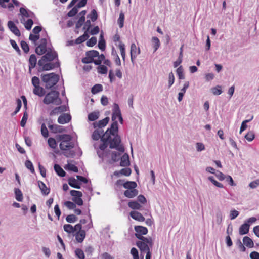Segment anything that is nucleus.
Masks as SVG:
<instances>
[{"instance_id": "obj_17", "label": "nucleus", "mask_w": 259, "mask_h": 259, "mask_svg": "<svg viewBox=\"0 0 259 259\" xmlns=\"http://www.w3.org/2000/svg\"><path fill=\"white\" fill-rule=\"evenodd\" d=\"M132 172V170L131 168L126 167L124 168H122L120 170L115 171L114 172V175L115 176H119L120 175H124L125 176H130Z\"/></svg>"}, {"instance_id": "obj_4", "label": "nucleus", "mask_w": 259, "mask_h": 259, "mask_svg": "<svg viewBox=\"0 0 259 259\" xmlns=\"http://www.w3.org/2000/svg\"><path fill=\"white\" fill-rule=\"evenodd\" d=\"M19 11V15H21L22 17L20 19L22 23H23V21H25V18H30L29 19H34L35 18L34 13L25 7H21Z\"/></svg>"}, {"instance_id": "obj_43", "label": "nucleus", "mask_w": 259, "mask_h": 259, "mask_svg": "<svg viewBox=\"0 0 259 259\" xmlns=\"http://www.w3.org/2000/svg\"><path fill=\"white\" fill-rule=\"evenodd\" d=\"M65 168L67 170L72 171L75 172L78 171V167L75 165L71 163H68L65 167Z\"/></svg>"}, {"instance_id": "obj_20", "label": "nucleus", "mask_w": 259, "mask_h": 259, "mask_svg": "<svg viewBox=\"0 0 259 259\" xmlns=\"http://www.w3.org/2000/svg\"><path fill=\"white\" fill-rule=\"evenodd\" d=\"M37 183L42 194L44 195H48L50 193V189L47 187L46 184L41 181H38Z\"/></svg>"}, {"instance_id": "obj_40", "label": "nucleus", "mask_w": 259, "mask_h": 259, "mask_svg": "<svg viewBox=\"0 0 259 259\" xmlns=\"http://www.w3.org/2000/svg\"><path fill=\"white\" fill-rule=\"evenodd\" d=\"M128 206L133 209H140L141 205L137 201H130L128 203Z\"/></svg>"}, {"instance_id": "obj_14", "label": "nucleus", "mask_w": 259, "mask_h": 259, "mask_svg": "<svg viewBox=\"0 0 259 259\" xmlns=\"http://www.w3.org/2000/svg\"><path fill=\"white\" fill-rule=\"evenodd\" d=\"M109 121V117H106L102 120L99 121L98 122L94 123V128L98 127L99 128H102L105 126Z\"/></svg>"}, {"instance_id": "obj_15", "label": "nucleus", "mask_w": 259, "mask_h": 259, "mask_svg": "<svg viewBox=\"0 0 259 259\" xmlns=\"http://www.w3.org/2000/svg\"><path fill=\"white\" fill-rule=\"evenodd\" d=\"M136 237L140 240L141 242H143L145 243L149 244L150 247L152 248L153 246V241L151 237L147 238L141 235V234H135Z\"/></svg>"}, {"instance_id": "obj_62", "label": "nucleus", "mask_w": 259, "mask_h": 259, "mask_svg": "<svg viewBox=\"0 0 259 259\" xmlns=\"http://www.w3.org/2000/svg\"><path fill=\"white\" fill-rule=\"evenodd\" d=\"M70 194L73 197L79 198L82 196V192L79 191L71 190Z\"/></svg>"}, {"instance_id": "obj_53", "label": "nucleus", "mask_w": 259, "mask_h": 259, "mask_svg": "<svg viewBox=\"0 0 259 259\" xmlns=\"http://www.w3.org/2000/svg\"><path fill=\"white\" fill-rule=\"evenodd\" d=\"M25 166L30 170L31 173H34L35 171L33 165L31 161L29 160H27L25 163Z\"/></svg>"}, {"instance_id": "obj_42", "label": "nucleus", "mask_w": 259, "mask_h": 259, "mask_svg": "<svg viewBox=\"0 0 259 259\" xmlns=\"http://www.w3.org/2000/svg\"><path fill=\"white\" fill-rule=\"evenodd\" d=\"M23 24H24L26 29L30 30L33 24V21L32 19H28L26 22L23 21Z\"/></svg>"}, {"instance_id": "obj_6", "label": "nucleus", "mask_w": 259, "mask_h": 259, "mask_svg": "<svg viewBox=\"0 0 259 259\" xmlns=\"http://www.w3.org/2000/svg\"><path fill=\"white\" fill-rule=\"evenodd\" d=\"M57 60H58V59ZM45 62H42L41 65H38L39 66V68L38 69L39 71H49L53 69L55 67H60V63L59 61H57L55 63H52L51 62L45 63Z\"/></svg>"}, {"instance_id": "obj_26", "label": "nucleus", "mask_w": 259, "mask_h": 259, "mask_svg": "<svg viewBox=\"0 0 259 259\" xmlns=\"http://www.w3.org/2000/svg\"><path fill=\"white\" fill-rule=\"evenodd\" d=\"M68 184L72 187L76 189L80 188V184L75 178L71 177L68 179Z\"/></svg>"}, {"instance_id": "obj_60", "label": "nucleus", "mask_w": 259, "mask_h": 259, "mask_svg": "<svg viewBox=\"0 0 259 259\" xmlns=\"http://www.w3.org/2000/svg\"><path fill=\"white\" fill-rule=\"evenodd\" d=\"M97 43V38L95 37H92L90 39H89L87 42L86 45L88 47H93Z\"/></svg>"}, {"instance_id": "obj_22", "label": "nucleus", "mask_w": 259, "mask_h": 259, "mask_svg": "<svg viewBox=\"0 0 259 259\" xmlns=\"http://www.w3.org/2000/svg\"><path fill=\"white\" fill-rule=\"evenodd\" d=\"M249 227L250 225L245 222L239 228V234L241 235H243L247 234L249 230Z\"/></svg>"}, {"instance_id": "obj_64", "label": "nucleus", "mask_w": 259, "mask_h": 259, "mask_svg": "<svg viewBox=\"0 0 259 259\" xmlns=\"http://www.w3.org/2000/svg\"><path fill=\"white\" fill-rule=\"evenodd\" d=\"M64 205L69 209H74L76 208V204L73 202H71L70 201H67L65 202Z\"/></svg>"}, {"instance_id": "obj_49", "label": "nucleus", "mask_w": 259, "mask_h": 259, "mask_svg": "<svg viewBox=\"0 0 259 259\" xmlns=\"http://www.w3.org/2000/svg\"><path fill=\"white\" fill-rule=\"evenodd\" d=\"M85 55L86 56H89L90 58L94 59V57L99 56V52L96 50H91L87 51L85 53Z\"/></svg>"}, {"instance_id": "obj_8", "label": "nucleus", "mask_w": 259, "mask_h": 259, "mask_svg": "<svg viewBox=\"0 0 259 259\" xmlns=\"http://www.w3.org/2000/svg\"><path fill=\"white\" fill-rule=\"evenodd\" d=\"M140 53L139 48H137L135 44L133 43L131 46V58L133 64H134V60L137 56Z\"/></svg>"}, {"instance_id": "obj_51", "label": "nucleus", "mask_w": 259, "mask_h": 259, "mask_svg": "<svg viewBox=\"0 0 259 259\" xmlns=\"http://www.w3.org/2000/svg\"><path fill=\"white\" fill-rule=\"evenodd\" d=\"M17 107L14 112L12 113V116L15 115L20 110L22 106V102L20 99L16 100Z\"/></svg>"}, {"instance_id": "obj_44", "label": "nucleus", "mask_w": 259, "mask_h": 259, "mask_svg": "<svg viewBox=\"0 0 259 259\" xmlns=\"http://www.w3.org/2000/svg\"><path fill=\"white\" fill-rule=\"evenodd\" d=\"M76 256L79 259H84L85 256L83 250L80 248H77L75 250Z\"/></svg>"}, {"instance_id": "obj_3", "label": "nucleus", "mask_w": 259, "mask_h": 259, "mask_svg": "<svg viewBox=\"0 0 259 259\" xmlns=\"http://www.w3.org/2000/svg\"><path fill=\"white\" fill-rule=\"evenodd\" d=\"M56 58H58L57 53L52 47L48 48L47 53L38 60V65H41L42 62H51Z\"/></svg>"}, {"instance_id": "obj_23", "label": "nucleus", "mask_w": 259, "mask_h": 259, "mask_svg": "<svg viewBox=\"0 0 259 259\" xmlns=\"http://www.w3.org/2000/svg\"><path fill=\"white\" fill-rule=\"evenodd\" d=\"M85 235V231H77L75 235V239L78 242L81 243L84 240Z\"/></svg>"}, {"instance_id": "obj_5", "label": "nucleus", "mask_w": 259, "mask_h": 259, "mask_svg": "<svg viewBox=\"0 0 259 259\" xmlns=\"http://www.w3.org/2000/svg\"><path fill=\"white\" fill-rule=\"evenodd\" d=\"M117 118H118L120 123L122 124L123 120L119 107L117 104L114 103L113 105V113L112 114L111 119L113 121H116V119Z\"/></svg>"}, {"instance_id": "obj_10", "label": "nucleus", "mask_w": 259, "mask_h": 259, "mask_svg": "<svg viewBox=\"0 0 259 259\" xmlns=\"http://www.w3.org/2000/svg\"><path fill=\"white\" fill-rule=\"evenodd\" d=\"M8 27L10 29V30L13 32L16 36H20L21 35V33L20 30L15 24L13 21H9L8 22Z\"/></svg>"}, {"instance_id": "obj_32", "label": "nucleus", "mask_w": 259, "mask_h": 259, "mask_svg": "<svg viewBox=\"0 0 259 259\" xmlns=\"http://www.w3.org/2000/svg\"><path fill=\"white\" fill-rule=\"evenodd\" d=\"M47 51H48L47 47L40 44L35 48V52L38 55H43L47 52Z\"/></svg>"}, {"instance_id": "obj_37", "label": "nucleus", "mask_w": 259, "mask_h": 259, "mask_svg": "<svg viewBox=\"0 0 259 259\" xmlns=\"http://www.w3.org/2000/svg\"><path fill=\"white\" fill-rule=\"evenodd\" d=\"M14 193L16 199L19 202L22 201L23 194L19 188H15L14 189Z\"/></svg>"}, {"instance_id": "obj_35", "label": "nucleus", "mask_w": 259, "mask_h": 259, "mask_svg": "<svg viewBox=\"0 0 259 259\" xmlns=\"http://www.w3.org/2000/svg\"><path fill=\"white\" fill-rule=\"evenodd\" d=\"M58 139L60 141H61V142L67 143L71 142V137L68 134L59 135Z\"/></svg>"}, {"instance_id": "obj_58", "label": "nucleus", "mask_w": 259, "mask_h": 259, "mask_svg": "<svg viewBox=\"0 0 259 259\" xmlns=\"http://www.w3.org/2000/svg\"><path fill=\"white\" fill-rule=\"evenodd\" d=\"M10 42L12 45V47L15 50V51L18 53V54L21 55V51L19 49V47L17 45L16 42L13 39H10Z\"/></svg>"}, {"instance_id": "obj_13", "label": "nucleus", "mask_w": 259, "mask_h": 259, "mask_svg": "<svg viewBox=\"0 0 259 259\" xmlns=\"http://www.w3.org/2000/svg\"><path fill=\"white\" fill-rule=\"evenodd\" d=\"M37 63V59L35 55L32 54L30 55L29 59V72H31V70L36 66Z\"/></svg>"}, {"instance_id": "obj_56", "label": "nucleus", "mask_w": 259, "mask_h": 259, "mask_svg": "<svg viewBox=\"0 0 259 259\" xmlns=\"http://www.w3.org/2000/svg\"><path fill=\"white\" fill-rule=\"evenodd\" d=\"M63 229L64 231L68 233L71 234L74 233L73 226L70 224H65L63 226Z\"/></svg>"}, {"instance_id": "obj_25", "label": "nucleus", "mask_w": 259, "mask_h": 259, "mask_svg": "<svg viewBox=\"0 0 259 259\" xmlns=\"http://www.w3.org/2000/svg\"><path fill=\"white\" fill-rule=\"evenodd\" d=\"M138 194V191L136 189L127 190L124 191V195L127 198H133Z\"/></svg>"}, {"instance_id": "obj_34", "label": "nucleus", "mask_w": 259, "mask_h": 259, "mask_svg": "<svg viewBox=\"0 0 259 259\" xmlns=\"http://www.w3.org/2000/svg\"><path fill=\"white\" fill-rule=\"evenodd\" d=\"M137 186V183L134 181H127L123 184L124 188L127 190L135 189Z\"/></svg>"}, {"instance_id": "obj_52", "label": "nucleus", "mask_w": 259, "mask_h": 259, "mask_svg": "<svg viewBox=\"0 0 259 259\" xmlns=\"http://www.w3.org/2000/svg\"><path fill=\"white\" fill-rule=\"evenodd\" d=\"M208 179L214 185H215L216 187H218V188H223L224 186L223 185L218 182V181H217L214 177L213 176H209L208 177Z\"/></svg>"}, {"instance_id": "obj_16", "label": "nucleus", "mask_w": 259, "mask_h": 259, "mask_svg": "<svg viewBox=\"0 0 259 259\" xmlns=\"http://www.w3.org/2000/svg\"><path fill=\"white\" fill-rule=\"evenodd\" d=\"M136 245L140 249L142 253H144L145 251L150 250V248H151L149 244L140 241L136 242Z\"/></svg>"}, {"instance_id": "obj_47", "label": "nucleus", "mask_w": 259, "mask_h": 259, "mask_svg": "<svg viewBox=\"0 0 259 259\" xmlns=\"http://www.w3.org/2000/svg\"><path fill=\"white\" fill-rule=\"evenodd\" d=\"M211 90L213 94L214 95H219L223 92L222 87L220 85H217L215 87L212 88Z\"/></svg>"}, {"instance_id": "obj_12", "label": "nucleus", "mask_w": 259, "mask_h": 259, "mask_svg": "<svg viewBox=\"0 0 259 259\" xmlns=\"http://www.w3.org/2000/svg\"><path fill=\"white\" fill-rule=\"evenodd\" d=\"M104 131L102 128H99L95 130L92 134V138L94 140H98L99 139H101L102 137H106L104 136Z\"/></svg>"}, {"instance_id": "obj_45", "label": "nucleus", "mask_w": 259, "mask_h": 259, "mask_svg": "<svg viewBox=\"0 0 259 259\" xmlns=\"http://www.w3.org/2000/svg\"><path fill=\"white\" fill-rule=\"evenodd\" d=\"M98 72L100 74H106L108 71L107 67L104 65H100L97 67Z\"/></svg>"}, {"instance_id": "obj_9", "label": "nucleus", "mask_w": 259, "mask_h": 259, "mask_svg": "<svg viewBox=\"0 0 259 259\" xmlns=\"http://www.w3.org/2000/svg\"><path fill=\"white\" fill-rule=\"evenodd\" d=\"M114 138L110 139L108 141V142L110 144V148L111 149H114V147H116L118 145H119L121 143V139L120 136L116 134L115 136H113Z\"/></svg>"}, {"instance_id": "obj_33", "label": "nucleus", "mask_w": 259, "mask_h": 259, "mask_svg": "<svg viewBox=\"0 0 259 259\" xmlns=\"http://www.w3.org/2000/svg\"><path fill=\"white\" fill-rule=\"evenodd\" d=\"M243 244L249 248L253 247L254 243L252 240L248 236H245L243 238Z\"/></svg>"}, {"instance_id": "obj_30", "label": "nucleus", "mask_w": 259, "mask_h": 259, "mask_svg": "<svg viewBox=\"0 0 259 259\" xmlns=\"http://www.w3.org/2000/svg\"><path fill=\"white\" fill-rule=\"evenodd\" d=\"M33 92L35 95H36L39 97H42L46 94L45 90L43 89V88L40 86L34 87Z\"/></svg>"}, {"instance_id": "obj_28", "label": "nucleus", "mask_w": 259, "mask_h": 259, "mask_svg": "<svg viewBox=\"0 0 259 259\" xmlns=\"http://www.w3.org/2000/svg\"><path fill=\"white\" fill-rule=\"evenodd\" d=\"M111 138V137L110 135H108L107 137H102L101 138V141L103 142L102 144H101L99 146V149L102 150L104 151L108 146L107 142H108V141Z\"/></svg>"}, {"instance_id": "obj_2", "label": "nucleus", "mask_w": 259, "mask_h": 259, "mask_svg": "<svg viewBox=\"0 0 259 259\" xmlns=\"http://www.w3.org/2000/svg\"><path fill=\"white\" fill-rule=\"evenodd\" d=\"M42 80L45 83V88L49 89L57 84L59 80V76L55 73H51L41 75Z\"/></svg>"}, {"instance_id": "obj_55", "label": "nucleus", "mask_w": 259, "mask_h": 259, "mask_svg": "<svg viewBox=\"0 0 259 259\" xmlns=\"http://www.w3.org/2000/svg\"><path fill=\"white\" fill-rule=\"evenodd\" d=\"M77 220V218L74 214L68 215L66 218V220L67 222L73 223L75 222Z\"/></svg>"}, {"instance_id": "obj_46", "label": "nucleus", "mask_w": 259, "mask_h": 259, "mask_svg": "<svg viewBox=\"0 0 259 259\" xmlns=\"http://www.w3.org/2000/svg\"><path fill=\"white\" fill-rule=\"evenodd\" d=\"M99 118V113L93 112L88 115V119L90 121H94Z\"/></svg>"}, {"instance_id": "obj_36", "label": "nucleus", "mask_w": 259, "mask_h": 259, "mask_svg": "<svg viewBox=\"0 0 259 259\" xmlns=\"http://www.w3.org/2000/svg\"><path fill=\"white\" fill-rule=\"evenodd\" d=\"M89 37V35L88 32L85 31L84 33L82 35L79 36L75 40V43L76 44H81L85 41Z\"/></svg>"}, {"instance_id": "obj_11", "label": "nucleus", "mask_w": 259, "mask_h": 259, "mask_svg": "<svg viewBox=\"0 0 259 259\" xmlns=\"http://www.w3.org/2000/svg\"><path fill=\"white\" fill-rule=\"evenodd\" d=\"M71 119V116L69 114L63 113L58 118V122L60 124L68 123Z\"/></svg>"}, {"instance_id": "obj_63", "label": "nucleus", "mask_w": 259, "mask_h": 259, "mask_svg": "<svg viewBox=\"0 0 259 259\" xmlns=\"http://www.w3.org/2000/svg\"><path fill=\"white\" fill-rule=\"evenodd\" d=\"M90 17L93 22L95 21L98 18V13L95 9L92 10L90 15Z\"/></svg>"}, {"instance_id": "obj_1", "label": "nucleus", "mask_w": 259, "mask_h": 259, "mask_svg": "<svg viewBox=\"0 0 259 259\" xmlns=\"http://www.w3.org/2000/svg\"><path fill=\"white\" fill-rule=\"evenodd\" d=\"M59 92L56 90H52L45 95L43 103L46 105L53 104L59 105L62 103L61 99L59 98Z\"/></svg>"}, {"instance_id": "obj_38", "label": "nucleus", "mask_w": 259, "mask_h": 259, "mask_svg": "<svg viewBox=\"0 0 259 259\" xmlns=\"http://www.w3.org/2000/svg\"><path fill=\"white\" fill-rule=\"evenodd\" d=\"M152 41L153 42V47L154 48V52H156L158 49L159 48L160 45V42L159 39L156 37H153L152 38Z\"/></svg>"}, {"instance_id": "obj_39", "label": "nucleus", "mask_w": 259, "mask_h": 259, "mask_svg": "<svg viewBox=\"0 0 259 259\" xmlns=\"http://www.w3.org/2000/svg\"><path fill=\"white\" fill-rule=\"evenodd\" d=\"M103 90V87L100 84L94 85L91 89V92L93 94H96Z\"/></svg>"}, {"instance_id": "obj_27", "label": "nucleus", "mask_w": 259, "mask_h": 259, "mask_svg": "<svg viewBox=\"0 0 259 259\" xmlns=\"http://www.w3.org/2000/svg\"><path fill=\"white\" fill-rule=\"evenodd\" d=\"M135 230L136 232L135 234H141V235H146L148 233L147 228L141 226H135Z\"/></svg>"}, {"instance_id": "obj_54", "label": "nucleus", "mask_w": 259, "mask_h": 259, "mask_svg": "<svg viewBox=\"0 0 259 259\" xmlns=\"http://www.w3.org/2000/svg\"><path fill=\"white\" fill-rule=\"evenodd\" d=\"M28 115L26 111H25L23 113V116L20 122V125L22 127H24L26 125L27 119H28Z\"/></svg>"}, {"instance_id": "obj_48", "label": "nucleus", "mask_w": 259, "mask_h": 259, "mask_svg": "<svg viewBox=\"0 0 259 259\" xmlns=\"http://www.w3.org/2000/svg\"><path fill=\"white\" fill-rule=\"evenodd\" d=\"M41 133L44 138H47L49 136L48 130L45 123L41 124Z\"/></svg>"}, {"instance_id": "obj_57", "label": "nucleus", "mask_w": 259, "mask_h": 259, "mask_svg": "<svg viewBox=\"0 0 259 259\" xmlns=\"http://www.w3.org/2000/svg\"><path fill=\"white\" fill-rule=\"evenodd\" d=\"M48 143L49 146L51 148H52L53 149H55L56 147L57 144H56V140L54 138H52V137L49 138L48 140Z\"/></svg>"}, {"instance_id": "obj_24", "label": "nucleus", "mask_w": 259, "mask_h": 259, "mask_svg": "<svg viewBox=\"0 0 259 259\" xmlns=\"http://www.w3.org/2000/svg\"><path fill=\"white\" fill-rule=\"evenodd\" d=\"M9 2L10 0H0V7L3 8H8L9 10L12 11L14 8V6Z\"/></svg>"}, {"instance_id": "obj_50", "label": "nucleus", "mask_w": 259, "mask_h": 259, "mask_svg": "<svg viewBox=\"0 0 259 259\" xmlns=\"http://www.w3.org/2000/svg\"><path fill=\"white\" fill-rule=\"evenodd\" d=\"M177 74L179 79H184L185 76L183 74V68L182 66H179L176 70Z\"/></svg>"}, {"instance_id": "obj_41", "label": "nucleus", "mask_w": 259, "mask_h": 259, "mask_svg": "<svg viewBox=\"0 0 259 259\" xmlns=\"http://www.w3.org/2000/svg\"><path fill=\"white\" fill-rule=\"evenodd\" d=\"M124 14L122 12H121L119 14V17L117 20L118 24L120 28H122L124 25Z\"/></svg>"}, {"instance_id": "obj_31", "label": "nucleus", "mask_w": 259, "mask_h": 259, "mask_svg": "<svg viewBox=\"0 0 259 259\" xmlns=\"http://www.w3.org/2000/svg\"><path fill=\"white\" fill-rule=\"evenodd\" d=\"M49 129L54 133H62L64 131L63 127L57 124L49 126Z\"/></svg>"}, {"instance_id": "obj_18", "label": "nucleus", "mask_w": 259, "mask_h": 259, "mask_svg": "<svg viewBox=\"0 0 259 259\" xmlns=\"http://www.w3.org/2000/svg\"><path fill=\"white\" fill-rule=\"evenodd\" d=\"M130 164V158L127 153H124L120 158V165L126 167Z\"/></svg>"}, {"instance_id": "obj_61", "label": "nucleus", "mask_w": 259, "mask_h": 259, "mask_svg": "<svg viewBox=\"0 0 259 259\" xmlns=\"http://www.w3.org/2000/svg\"><path fill=\"white\" fill-rule=\"evenodd\" d=\"M21 47L25 53H28L29 51V47L27 43L25 41H21Z\"/></svg>"}, {"instance_id": "obj_19", "label": "nucleus", "mask_w": 259, "mask_h": 259, "mask_svg": "<svg viewBox=\"0 0 259 259\" xmlns=\"http://www.w3.org/2000/svg\"><path fill=\"white\" fill-rule=\"evenodd\" d=\"M130 216L134 220L143 222L145 220V218L142 214L136 211H132L130 212Z\"/></svg>"}, {"instance_id": "obj_7", "label": "nucleus", "mask_w": 259, "mask_h": 259, "mask_svg": "<svg viewBox=\"0 0 259 259\" xmlns=\"http://www.w3.org/2000/svg\"><path fill=\"white\" fill-rule=\"evenodd\" d=\"M118 130V127L117 121H113L111 124L110 127L108 128L104 133V136H106L107 137L108 135H110V136L111 135L115 136L117 134L116 133L117 132Z\"/></svg>"}, {"instance_id": "obj_59", "label": "nucleus", "mask_w": 259, "mask_h": 259, "mask_svg": "<svg viewBox=\"0 0 259 259\" xmlns=\"http://www.w3.org/2000/svg\"><path fill=\"white\" fill-rule=\"evenodd\" d=\"M78 8H76V6H74L71 10H70L67 13L68 17H71L74 16L78 11Z\"/></svg>"}, {"instance_id": "obj_29", "label": "nucleus", "mask_w": 259, "mask_h": 259, "mask_svg": "<svg viewBox=\"0 0 259 259\" xmlns=\"http://www.w3.org/2000/svg\"><path fill=\"white\" fill-rule=\"evenodd\" d=\"M54 170L56 173L60 177H63L65 176L66 172L63 168L57 164H55L54 166Z\"/></svg>"}, {"instance_id": "obj_21", "label": "nucleus", "mask_w": 259, "mask_h": 259, "mask_svg": "<svg viewBox=\"0 0 259 259\" xmlns=\"http://www.w3.org/2000/svg\"><path fill=\"white\" fill-rule=\"evenodd\" d=\"M59 146L61 150L67 151V150L73 148L74 146V144L72 142L67 143L61 142Z\"/></svg>"}]
</instances>
